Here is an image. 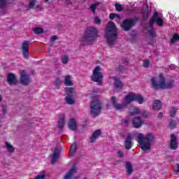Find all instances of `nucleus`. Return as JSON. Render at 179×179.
<instances>
[{
    "label": "nucleus",
    "mask_w": 179,
    "mask_h": 179,
    "mask_svg": "<svg viewBox=\"0 0 179 179\" xmlns=\"http://www.w3.org/2000/svg\"><path fill=\"white\" fill-rule=\"evenodd\" d=\"M36 5V1L31 0L29 3V8H33Z\"/></svg>",
    "instance_id": "obj_41"
},
{
    "label": "nucleus",
    "mask_w": 179,
    "mask_h": 179,
    "mask_svg": "<svg viewBox=\"0 0 179 179\" xmlns=\"http://www.w3.org/2000/svg\"><path fill=\"white\" fill-rule=\"evenodd\" d=\"M11 0H0V9H3L6 6V3H10Z\"/></svg>",
    "instance_id": "obj_28"
},
{
    "label": "nucleus",
    "mask_w": 179,
    "mask_h": 179,
    "mask_svg": "<svg viewBox=\"0 0 179 179\" xmlns=\"http://www.w3.org/2000/svg\"><path fill=\"white\" fill-rule=\"evenodd\" d=\"M134 101H137L138 104H143L145 99H143V96H142V95L136 94Z\"/></svg>",
    "instance_id": "obj_24"
},
{
    "label": "nucleus",
    "mask_w": 179,
    "mask_h": 179,
    "mask_svg": "<svg viewBox=\"0 0 179 179\" xmlns=\"http://www.w3.org/2000/svg\"><path fill=\"white\" fill-rule=\"evenodd\" d=\"M69 128L72 131H76V128H78L76 120H75L74 119L70 120L69 122Z\"/></svg>",
    "instance_id": "obj_19"
},
{
    "label": "nucleus",
    "mask_w": 179,
    "mask_h": 179,
    "mask_svg": "<svg viewBox=\"0 0 179 179\" xmlns=\"http://www.w3.org/2000/svg\"><path fill=\"white\" fill-rule=\"evenodd\" d=\"M76 166H73L68 173H66L64 176V179H75L78 178V176H76Z\"/></svg>",
    "instance_id": "obj_9"
},
{
    "label": "nucleus",
    "mask_w": 179,
    "mask_h": 179,
    "mask_svg": "<svg viewBox=\"0 0 179 179\" xmlns=\"http://www.w3.org/2000/svg\"><path fill=\"white\" fill-rule=\"evenodd\" d=\"M68 60H69L68 56H63L62 57V62L63 64H68Z\"/></svg>",
    "instance_id": "obj_35"
},
{
    "label": "nucleus",
    "mask_w": 179,
    "mask_h": 179,
    "mask_svg": "<svg viewBox=\"0 0 179 179\" xmlns=\"http://www.w3.org/2000/svg\"><path fill=\"white\" fill-rule=\"evenodd\" d=\"M58 157H59V150L56 149L54 153L52 155V164H54L55 162L58 160Z\"/></svg>",
    "instance_id": "obj_20"
},
{
    "label": "nucleus",
    "mask_w": 179,
    "mask_h": 179,
    "mask_svg": "<svg viewBox=\"0 0 179 179\" xmlns=\"http://www.w3.org/2000/svg\"><path fill=\"white\" fill-rule=\"evenodd\" d=\"M106 38L108 44L110 46L114 45L115 40H117V28L113 22H109L106 26Z\"/></svg>",
    "instance_id": "obj_5"
},
{
    "label": "nucleus",
    "mask_w": 179,
    "mask_h": 179,
    "mask_svg": "<svg viewBox=\"0 0 179 179\" xmlns=\"http://www.w3.org/2000/svg\"><path fill=\"white\" fill-rule=\"evenodd\" d=\"M134 24H135V21L134 20H126L123 22L122 27L123 30L127 31L129 30V29H131Z\"/></svg>",
    "instance_id": "obj_10"
},
{
    "label": "nucleus",
    "mask_w": 179,
    "mask_h": 179,
    "mask_svg": "<svg viewBox=\"0 0 179 179\" xmlns=\"http://www.w3.org/2000/svg\"><path fill=\"white\" fill-rule=\"evenodd\" d=\"M153 110H159L162 108V102L159 100L154 101L152 103Z\"/></svg>",
    "instance_id": "obj_21"
},
{
    "label": "nucleus",
    "mask_w": 179,
    "mask_h": 179,
    "mask_svg": "<svg viewBox=\"0 0 179 179\" xmlns=\"http://www.w3.org/2000/svg\"><path fill=\"white\" fill-rule=\"evenodd\" d=\"M100 135H101V131H100L99 129L95 130L93 132L92 136L90 138L91 143H94V142H96V140L97 139V138H99V136H100Z\"/></svg>",
    "instance_id": "obj_17"
},
{
    "label": "nucleus",
    "mask_w": 179,
    "mask_h": 179,
    "mask_svg": "<svg viewBox=\"0 0 179 179\" xmlns=\"http://www.w3.org/2000/svg\"><path fill=\"white\" fill-rule=\"evenodd\" d=\"M160 115H161V117H162V115H163V114H162V113H160Z\"/></svg>",
    "instance_id": "obj_52"
},
{
    "label": "nucleus",
    "mask_w": 179,
    "mask_h": 179,
    "mask_svg": "<svg viewBox=\"0 0 179 179\" xmlns=\"http://www.w3.org/2000/svg\"><path fill=\"white\" fill-rule=\"evenodd\" d=\"M101 111V103L99 101H94L91 103V113L94 117H97Z\"/></svg>",
    "instance_id": "obj_8"
},
{
    "label": "nucleus",
    "mask_w": 179,
    "mask_h": 179,
    "mask_svg": "<svg viewBox=\"0 0 179 179\" xmlns=\"http://www.w3.org/2000/svg\"><path fill=\"white\" fill-rule=\"evenodd\" d=\"M126 169L127 171V173L131 174L132 173V165L129 162L126 163Z\"/></svg>",
    "instance_id": "obj_30"
},
{
    "label": "nucleus",
    "mask_w": 179,
    "mask_h": 179,
    "mask_svg": "<svg viewBox=\"0 0 179 179\" xmlns=\"http://www.w3.org/2000/svg\"><path fill=\"white\" fill-rule=\"evenodd\" d=\"M57 38H58V37L57 36H52L50 38L51 43H54L55 41V40H57Z\"/></svg>",
    "instance_id": "obj_43"
},
{
    "label": "nucleus",
    "mask_w": 179,
    "mask_h": 179,
    "mask_svg": "<svg viewBox=\"0 0 179 179\" xmlns=\"http://www.w3.org/2000/svg\"><path fill=\"white\" fill-rule=\"evenodd\" d=\"M178 169H179V165L178 164Z\"/></svg>",
    "instance_id": "obj_53"
},
{
    "label": "nucleus",
    "mask_w": 179,
    "mask_h": 179,
    "mask_svg": "<svg viewBox=\"0 0 179 179\" xmlns=\"http://www.w3.org/2000/svg\"><path fill=\"white\" fill-rule=\"evenodd\" d=\"M99 3H94V4L91 5L90 9H91L92 12H94V10H96V8H97V6H99Z\"/></svg>",
    "instance_id": "obj_34"
},
{
    "label": "nucleus",
    "mask_w": 179,
    "mask_h": 179,
    "mask_svg": "<svg viewBox=\"0 0 179 179\" xmlns=\"http://www.w3.org/2000/svg\"><path fill=\"white\" fill-rule=\"evenodd\" d=\"M169 127L171 128H174V127H176V122H174L173 120H170L169 121Z\"/></svg>",
    "instance_id": "obj_38"
},
{
    "label": "nucleus",
    "mask_w": 179,
    "mask_h": 179,
    "mask_svg": "<svg viewBox=\"0 0 179 179\" xmlns=\"http://www.w3.org/2000/svg\"><path fill=\"white\" fill-rule=\"evenodd\" d=\"M76 152V143H73L71 145V147L69 150V155L70 156H73L75 155V152Z\"/></svg>",
    "instance_id": "obj_29"
},
{
    "label": "nucleus",
    "mask_w": 179,
    "mask_h": 179,
    "mask_svg": "<svg viewBox=\"0 0 179 179\" xmlns=\"http://www.w3.org/2000/svg\"><path fill=\"white\" fill-rule=\"evenodd\" d=\"M61 83H62L61 78H57L55 81V85H61Z\"/></svg>",
    "instance_id": "obj_40"
},
{
    "label": "nucleus",
    "mask_w": 179,
    "mask_h": 179,
    "mask_svg": "<svg viewBox=\"0 0 179 179\" xmlns=\"http://www.w3.org/2000/svg\"><path fill=\"white\" fill-rule=\"evenodd\" d=\"M66 103L70 105L75 104V103L76 102V101L75 100V97H76V94H78L76 89L73 87L66 88Z\"/></svg>",
    "instance_id": "obj_6"
},
{
    "label": "nucleus",
    "mask_w": 179,
    "mask_h": 179,
    "mask_svg": "<svg viewBox=\"0 0 179 179\" xmlns=\"http://www.w3.org/2000/svg\"><path fill=\"white\" fill-rule=\"evenodd\" d=\"M143 66H145V68H148V66H149V60H145L143 62Z\"/></svg>",
    "instance_id": "obj_42"
},
{
    "label": "nucleus",
    "mask_w": 179,
    "mask_h": 179,
    "mask_svg": "<svg viewBox=\"0 0 179 179\" xmlns=\"http://www.w3.org/2000/svg\"><path fill=\"white\" fill-rule=\"evenodd\" d=\"M99 31L94 27H89L80 38V41L84 45H92L97 40Z\"/></svg>",
    "instance_id": "obj_1"
},
{
    "label": "nucleus",
    "mask_w": 179,
    "mask_h": 179,
    "mask_svg": "<svg viewBox=\"0 0 179 179\" xmlns=\"http://www.w3.org/2000/svg\"><path fill=\"white\" fill-rule=\"evenodd\" d=\"M64 85H66V86H73V83H72L70 76H66L64 77Z\"/></svg>",
    "instance_id": "obj_25"
},
{
    "label": "nucleus",
    "mask_w": 179,
    "mask_h": 179,
    "mask_svg": "<svg viewBox=\"0 0 179 179\" xmlns=\"http://www.w3.org/2000/svg\"><path fill=\"white\" fill-rule=\"evenodd\" d=\"M178 146V142L177 141V137L174 134L171 135V149H177Z\"/></svg>",
    "instance_id": "obj_15"
},
{
    "label": "nucleus",
    "mask_w": 179,
    "mask_h": 179,
    "mask_svg": "<svg viewBox=\"0 0 179 179\" xmlns=\"http://www.w3.org/2000/svg\"><path fill=\"white\" fill-rule=\"evenodd\" d=\"M136 94L134 92H130L127 94L124 98L122 104L117 103V97L112 96L110 99V103L113 104L115 110H124V108H125V107H127L128 104L132 103V101H135Z\"/></svg>",
    "instance_id": "obj_3"
},
{
    "label": "nucleus",
    "mask_w": 179,
    "mask_h": 179,
    "mask_svg": "<svg viewBox=\"0 0 179 179\" xmlns=\"http://www.w3.org/2000/svg\"><path fill=\"white\" fill-rule=\"evenodd\" d=\"M137 137V142L140 145L141 149L148 152V150H150V148L152 146V142H153V135L148 134H143L141 133H138L136 135Z\"/></svg>",
    "instance_id": "obj_2"
},
{
    "label": "nucleus",
    "mask_w": 179,
    "mask_h": 179,
    "mask_svg": "<svg viewBox=\"0 0 179 179\" xmlns=\"http://www.w3.org/2000/svg\"><path fill=\"white\" fill-rule=\"evenodd\" d=\"M5 146H6V149L7 150V152H8V153H13V152H15V147H13V145H12V144H10L8 142H6Z\"/></svg>",
    "instance_id": "obj_23"
},
{
    "label": "nucleus",
    "mask_w": 179,
    "mask_h": 179,
    "mask_svg": "<svg viewBox=\"0 0 179 179\" xmlns=\"http://www.w3.org/2000/svg\"><path fill=\"white\" fill-rule=\"evenodd\" d=\"M158 14L157 13H155L152 18L150 21V26H153V24L155 22H157V24L158 26H162L163 24V20L162 18L157 17Z\"/></svg>",
    "instance_id": "obj_12"
},
{
    "label": "nucleus",
    "mask_w": 179,
    "mask_h": 179,
    "mask_svg": "<svg viewBox=\"0 0 179 179\" xmlns=\"http://www.w3.org/2000/svg\"><path fill=\"white\" fill-rule=\"evenodd\" d=\"M171 68L172 69H174L176 68V66L172 65Z\"/></svg>",
    "instance_id": "obj_47"
},
{
    "label": "nucleus",
    "mask_w": 179,
    "mask_h": 179,
    "mask_svg": "<svg viewBox=\"0 0 179 179\" xmlns=\"http://www.w3.org/2000/svg\"><path fill=\"white\" fill-rule=\"evenodd\" d=\"M48 1H50V0H45V2H48Z\"/></svg>",
    "instance_id": "obj_49"
},
{
    "label": "nucleus",
    "mask_w": 179,
    "mask_h": 179,
    "mask_svg": "<svg viewBox=\"0 0 179 179\" xmlns=\"http://www.w3.org/2000/svg\"><path fill=\"white\" fill-rule=\"evenodd\" d=\"M7 82H8L9 85H16L17 78L15 74L9 73L7 76Z\"/></svg>",
    "instance_id": "obj_14"
},
{
    "label": "nucleus",
    "mask_w": 179,
    "mask_h": 179,
    "mask_svg": "<svg viewBox=\"0 0 179 179\" xmlns=\"http://www.w3.org/2000/svg\"><path fill=\"white\" fill-rule=\"evenodd\" d=\"M141 110L138 108L133 107L130 109V114L131 115H138V114H141Z\"/></svg>",
    "instance_id": "obj_26"
},
{
    "label": "nucleus",
    "mask_w": 179,
    "mask_h": 179,
    "mask_svg": "<svg viewBox=\"0 0 179 179\" xmlns=\"http://www.w3.org/2000/svg\"><path fill=\"white\" fill-rule=\"evenodd\" d=\"M104 76H103V73H101V68L100 66H96L93 71V73L92 76V80L93 82H96V83H101L103 82Z\"/></svg>",
    "instance_id": "obj_7"
},
{
    "label": "nucleus",
    "mask_w": 179,
    "mask_h": 179,
    "mask_svg": "<svg viewBox=\"0 0 179 179\" xmlns=\"http://www.w3.org/2000/svg\"><path fill=\"white\" fill-rule=\"evenodd\" d=\"M107 108H110V106H109L108 105H107Z\"/></svg>",
    "instance_id": "obj_50"
},
{
    "label": "nucleus",
    "mask_w": 179,
    "mask_h": 179,
    "mask_svg": "<svg viewBox=\"0 0 179 179\" xmlns=\"http://www.w3.org/2000/svg\"><path fill=\"white\" fill-rule=\"evenodd\" d=\"M22 54L24 58H29V41H27L22 43Z\"/></svg>",
    "instance_id": "obj_13"
},
{
    "label": "nucleus",
    "mask_w": 179,
    "mask_h": 179,
    "mask_svg": "<svg viewBox=\"0 0 179 179\" xmlns=\"http://www.w3.org/2000/svg\"><path fill=\"white\" fill-rule=\"evenodd\" d=\"M64 125H65V115H62V117L59 120V129H62V128H64Z\"/></svg>",
    "instance_id": "obj_27"
},
{
    "label": "nucleus",
    "mask_w": 179,
    "mask_h": 179,
    "mask_svg": "<svg viewBox=\"0 0 179 179\" xmlns=\"http://www.w3.org/2000/svg\"><path fill=\"white\" fill-rule=\"evenodd\" d=\"M171 117H174L176 115V109H173L172 112L170 113Z\"/></svg>",
    "instance_id": "obj_45"
},
{
    "label": "nucleus",
    "mask_w": 179,
    "mask_h": 179,
    "mask_svg": "<svg viewBox=\"0 0 179 179\" xmlns=\"http://www.w3.org/2000/svg\"><path fill=\"white\" fill-rule=\"evenodd\" d=\"M178 41H179V35L178 34H175L171 41L172 43H174Z\"/></svg>",
    "instance_id": "obj_33"
},
{
    "label": "nucleus",
    "mask_w": 179,
    "mask_h": 179,
    "mask_svg": "<svg viewBox=\"0 0 179 179\" xmlns=\"http://www.w3.org/2000/svg\"><path fill=\"white\" fill-rule=\"evenodd\" d=\"M143 117H145V118H148V117L149 116V114H148L147 112H144L142 113Z\"/></svg>",
    "instance_id": "obj_46"
},
{
    "label": "nucleus",
    "mask_w": 179,
    "mask_h": 179,
    "mask_svg": "<svg viewBox=\"0 0 179 179\" xmlns=\"http://www.w3.org/2000/svg\"><path fill=\"white\" fill-rule=\"evenodd\" d=\"M150 34L152 36V37H156V33L155 32V31H151L150 32Z\"/></svg>",
    "instance_id": "obj_44"
},
{
    "label": "nucleus",
    "mask_w": 179,
    "mask_h": 179,
    "mask_svg": "<svg viewBox=\"0 0 179 179\" xmlns=\"http://www.w3.org/2000/svg\"><path fill=\"white\" fill-rule=\"evenodd\" d=\"M94 20L96 24H100V23H101V20H100V18H99L98 17H95L94 18Z\"/></svg>",
    "instance_id": "obj_37"
},
{
    "label": "nucleus",
    "mask_w": 179,
    "mask_h": 179,
    "mask_svg": "<svg viewBox=\"0 0 179 179\" xmlns=\"http://www.w3.org/2000/svg\"><path fill=\"white\" fill-rule=\"evenodd\" d=\"M44 31V29L41 27H36L35 29H34V32L36 34H41V33H43Z\"/></svg>",
    "instance_id": "obj_31"
},
{
    "label": "nucleus",
    "mask_w": 179,
    "mask_h": 179,
    "mask_svg": "<svg viewBox=\"0 0 179 179\" xmlns=\"http://www.w3.org/2000/svg\"><path fill=\"white\" fill-rule=\"evenodd\" d=\"M133 125L134 128H141L143 125V120H141L139 117H136L133 120Z\"/></svg>",
    "instance_id": "obj_16"
},
{
    "label": "nucleus",
    "mask_w": 179,
    "mask_h": 179,
    "mask_svg": "<svg viewBox=\"0 0 179 179\" xmlns=\"http://www.w3.org/2000/svg\"><path fill=\"white\" fill-rule=\"evenodd\" d=\"M37 9H41V7L40 6H36Z\"/></svg>",
    "instance_id": "obj_48"
},
{
    "label": "nucleus",
    "mask_w": 179,
    "mask_h": 179,
    "mask_svg": "<svg viewBox=\"0 0 179 179\" xmlns=\"http://www.w3.org/2000/svg\"><path fill=\"white\" fill-rule=\"evenodd\" d=\"M125 123H126V124H128V121L126 120V121H125Z\"/></svg>",
    "instance_id": "obj_51"
},
{
    "label": "nucleus",
    "mask_w": 179,
    "mask_h": 179,
    "mask_svg": "<svg viewBox=\"0 0 179 179\" xmlns=\"http://www.w3.org/2000/svg\"><path fill=\"white\" fill-rule=\"evenodd\" d=\"M109 17L112 20H113V19H117L118 20H120V19H121V17L118 14H114V13L110 14Z\"/></svg>",
    "instance_id": "obj_32"
},
{
    "label": "nucleus",
    "mask_w": 179,
    "mask_h": 179,
    "mask_svg": "<svg viewBox=\"0 0 179 179\" xmlns=\"http://www.w3.org/2000/svg\"><path fill=\"white\" fill-rule=\"evenodd\" d=\"M115 6L116 10H118L119 12H120V10H122V6L117 3V4H115Z\"/></svg>",
    "instance_id": "obj_36"
},
{
    "label": "nucleus",
    "mask_w": 179,
    "mask_h": 179,
    "mask_svg": "<svg viewBox=\"0 0 179 179\" xmlns=\"http://www.w3.org/2000/svg\"><path fill=\"white\" fill-rule=\"evenodd\" d=\"M132 136H128L125 141L126 149H131L132 148Z\"/></svg>",
    "instance_id": "obj_22"
},
{
    "label": "nucleus",
    "mask_w": 179,
    "mask_h": 179,
    "mask_svg": "<svg viewBox=\"0 0 179 179\" xmlns=\"http://www.w3.org/2000/svg\"><path fill=\"white\" fill-rule=\"evenodd\" d=\"M117 155L119 157H124V152L122 150H117Z\"/></svg>",
    "instance_id": "obj_39"
},
{
    "label": "nucleus",
    "mask_w": 179,
    "mask_h": 179,
    "mask_svg": "<svg viewBox=\"0 0 179 179\" xmlns=\"http://www.w3.org/2000/svg\"><path fill=\"white\" fill-rule=\"evenodd\" d=\"M152 86L154 89H171L174 86V82H166L164 76L159 75L158 78H151Z\"/></svg>",
    "instance_id": "obj_4"
},
{
    "label": "nucleus",
    "mask_w": 179,
    "mask_h": 179,
    "mask_svg": "<svg viewBox=\"0 0 179 179\" xmlns=\"http://www.w3.org/2000/svg\"><path fill=\"white\" fill-rule=\"evenodd\" d=\"M22 85H28L30 83V78L26 75V71L22 70L20 71Z\"/></svg>",
    "instance_id": "obj_11"
},
{
    "label": "nucleus",
    "mask_w": 179,
    "mask_h": 179,
    "mask_svg": "<svg viewBox=\"0 0 179 179\" xmlns=\"http://www.w3.org/2000/svg\"><path fill=\"white\" fill-rule=\"evenodd\" d=\"M84 179H86V178H84Z\"/></svg>",
    "instance_id": "obj_54"
},
{
    "label": "nucleus",
    "mask_w": 179,
    "mask_h": 179,
    "mask_svg": "<svg viewBox=\"0 0 179 179\" xmlns=\"http://www.w3.org/2000/svg\"><path fill=\"white\" fill-rule=\"evenodd\" d=\"M113 80L115 82V89L121 90V89H122L124 86V83H122V81H121L119 78H117L116 77H113Z\"/></svg>",
    "instance_id": "obj_18"
}]
</instances>
